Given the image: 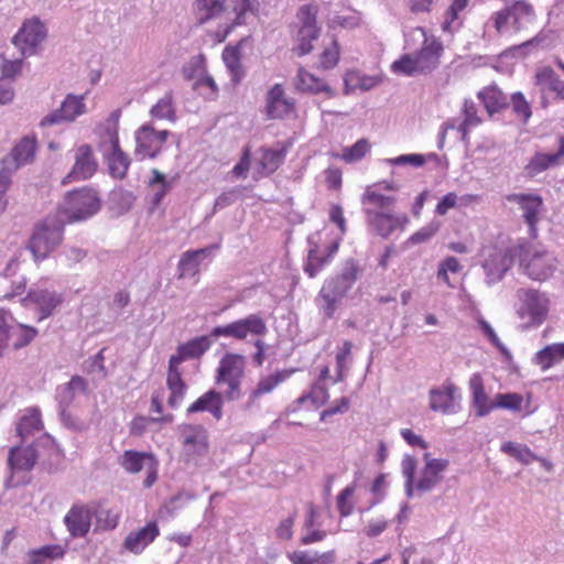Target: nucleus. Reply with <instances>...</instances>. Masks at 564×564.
<instances>
[{"label": "nucleus", "instance_id": "20", "mask_svg": "<svg viewBox=\"0 0 564 564\" xmlns=\"http://www.w3.org/2000/svg\"><path fill=\"white\" fill-rule=\"evenodd\" d=\"M64 522L73 538H83L90 529V510L85 506H73L65 516Z\"/></svg>", "mask_w": 564, "mask_h": 564}, {"label": "nucleus", "instance_id": "11", "mask_svg": "<svg viewBox=\"0 0 564 564\" xmlns=\"http://www.w3.org/2000/svg\"><path fill=\"white\" fill-rule=\"evenodd\" d=\"M533 15L534 10L532 6L524 0H518L507 7L503 11L497 13L495 26L498 31H501L502 26L511 20L514 30L520 31L532 21Z\"/></svg>", "mask_w": 564, "mask_h": 564}, {"label": "nucleus", "instance_id": "32", "mask_svg": "<svg viewBox=\"0 0 564 564\" xmlns=\"http://www.w3.org/2000/svg\"><path fill=\"white\" fill-rule=\"evenodd\" d=\"M35 154V141L28 137L23 138L6 156L11 170H18L21 165L31 162Z\"/></svg>", "mask_w": 564, "mask_h": 564}, {"label": "nucleus", "instance_id": "23", "mask_svg": "<svg viewBox=\"0 0 564 564\" xmlns=\"http://www.w3.org/2000/svg\"><path fill=\"white\" fill-rule=\"evenodd\" d=\"M159 535V528L155 522H150L142 529L131 532L124 539V547L132 553H141Z\"/></svg>", "mask_w": 564, "mask_h": 564}, {"label": "nucleus", "instance_id": "19", "mask_svg": "<svg viewBox=\"0 0 564 564\" xmlns=\"http://www.w3.org/2000/svg\"><path fill=\"white\" fill-rule=\"evenodd\" d=\"M547 303L549 301L545 295L539 291H524L523 310H525L527 314L530 316L528 326H539L545 321L549 312Z\"/></svg>", "mask_w": 564, "mask_h": 564}, {"label": "nucleus", "instance_id": "35", "mask_svg": "<svg viewBox=\"0 0 564 564\" xmlns=\"http://www.w3.org/2000/svg\"><path fill=\"white\" fill-rule=\"evenodd\" d=\"M147 462L151 463V467H153L154 456L151 453L137 452V451H126L121 456L120 464L124 468L126 471L130 474H137L143 469Z\"/></svg>", "mask_w": 564, "mask_h": 564}, {"label": "nucleus", "instance_id": "17", "mask_svg": "<svg viewBox=\"0 0 564 564\" xmlns=\"http://www.w3.org/2000/svg\"><path fill=\"white\" fill-rule=\"evenodd\" d=\"M471 392V406L477 417H484L496 409L495 400H491L485 391L484 380L479 373H474L469 379Z\"/></svg>", "mask_w": 564, "mask_h": 564}, {"label": "nucleus", "instance_id": "14", "mask_svg": "<svg viewBox=\"0 0 564 564\" xmlns=\"http://www.w3.org/2000/svg\"><path fill=\"white\" fill-rule=\"evenodd\" d=\"M98 169V162L94 156L93 149L88 144H82L75 154V164L70 172L64 177L63 184L72 180L80 181L90 178Z\"/></svg>", "mask_w": 564, "mask_h": 564}, {"label": "nucleus", "instance_id": "36", "mask_svg": "<svg viewBox=\"0 0 564 564\" xmlns=\"http://www.w3.org/2000/svg\"><path fill=\"white\" fill-rule=\"evenodd\" d=\"M564 359V343L552 344L535 354L534 361L543 370Z\"/></svg>", "mask_w": 564, "mask_h": 564}, {"label": "nucleus", "instance_id": "38", "mask_svg": "<svg viewBox=\"0 0 564 564\" xmlns=\"http://www.w3.org/2000/svg\"><path fill=\"white\" fill-rule=\"evenodd\" d=\"M289 377L288 371H278L268 377L261 378L257 388L251 392L247 408H250L253 401L262 394L270 393L273 389Z\"/></svg>", "mask_w": 564, "mask_h": 564}, {"label": "nucleus", "instance_id": "25", "mask_svg": "<svg viewBox=\"0 0 564 564\" xmlns=\"http://www.w3.org/2000/svg\"><path fill=\"white\" fill-rule=\"evenodd\" d=\"M24 301L33 302L40 310V321L53 314L54 310L62 303V297L55 292L47 290H32Z\"/></svg>", "mask_w": 564, "mask_h": 564}, {"label": "nucleus", "instance_id": "59", "mask_svg": "<svg viewBox=\"0 0 564 564\" xmlns=\"http://www.w3.org/2000/svg\"><path fill=\"white\" fill-rule=\"evenodd\" d=\"M23 61L21 58L14 61H4L1 66L3 78H14L22 70Z\"/></svg>", "mask_w": 564, "mask_h": 564}, {"label": "nucleus", "instance_id": "31", "mask_svg": "<svg viewBox=\"0 0 564 564\" xmlns=\"http://www.w3.org/2000/svg\"><path fill=\"white\" fill-rule=\"evenodd\" d=\"M295 87L297 90L311 94L326 93L333 97L335 91L322 79L317 78L313 74L306 72L303 67L299 68L297 76L295 78Z\"/></svg>", "mask_w": 564, "mask_h": 564}, {"label": "nucleus", "instance_id": "60", "mask_svg": "<svg viewBox=\"0 0 564 564\" xmlns=\"http://www.w3.org/2000/svg\"><path fill=\"white\" fill-rule=\"evenodd\" d=\"M240 193L241 192H240V189L238 187L231 188V189H229L227 192L221 193L216 198L214 208L215 209L224 208L226 206H229V205L234 204L235 200L239 197Z\"/></svg>", "mask_w": 564, "mask_h": 564}, {"label": "nucleus", "instance_id": "6", "mask_svg": "<svg viewBox=\"0 0 564 564\" xmlns=\"http://www.w3.org/2000/svg\"><path fill=\"white\" fill-rule=\"evenodd\" d=\"M40 448H46L57 458L62 457V451L57 447L54 438L45 434L39 442L26 447L17 445L10 448L8 455V465L11 470H31L41 456Z\"/></svg>", "mask_w": 564, "mask_h": 564}, {"label": "nucleus", "instance_id": "18", "mask_svg": "<svg viewBox=\"0 0 564 564\" xmlns=\"http://www.w3.org/2000/svg\"><path fill=\"white\" fill-rule=\"evenodd\" d=\"M447 466V459H429L421 471L415 489L421 494L431 491L442 481V474Z\"/></svg>", "mask_w": 564, "mask_h": 564}, {"label": "nucleus", "instance_id": "57", "mask_svg": "<svg viewBox=\"0 0 564 564\" xmlns=\"http://www.w3.org/2000/svg\"><path fill=\"white\" fill-rule=\"evenodd\" d=\"M8 318H11L9 311L0 308V357L9 341V326Z\"/></svg>", "mask_w": 564, "mask_h": 564}, {"label": "nucleus", "instance_id": "50", "mask_svg": "<svg viewBox=\"0 0 564 564\" xmlns=\"http://www.w3.org/2000/svg\"><path fill=\"white\" fill-rule=\"evenodd\" d=\"M511 105L513 112L522 119L523 123H527L532 115V111L531 106L525 100L523 94L520 91L512 94Z\"/></svg>", "mask_w": 564, "mask_h": 564}, {"label": "nucleus", "instance_id": "10", "mask_svg": "<svg viewBox=\"0 0 564 564\" xmlns=\"http://www.w3.org/2000/svg\"><path fill=\"white\" fill-rule=\"evenodd\" d=\"M85 111L86 105L84 104V96L68 94L61 107L45 116L41 120L40 126L48 127L63 122H72Z\"/></svg>", "mask_w": 564, "mask_h": 564}, {"label": "nucleus", "instance_id": "37", "mask_svg": "<svg viewBox=\"0 0 564 564\" xmlns=\"http://www.w3.org/2000/svg\"><path fill=\"white\" fill-rule=\"evenodd\" d=\"M214 247L203 248L198 250L186 251L178 263V270L181 271V276L186 274L193 275L196 273L197 268L200 263V260L207 256Z\"/></svg>", "mask_w": 564, "mask_h": 564}, {"label": "nucleus", "instance_id": "53", "mask_svg": "<svg viewBox=\"0 0 564 564\" xmlns=\"http://www.w3.org/2000/svg\"><path fill=\"white\" fill-rule=\"evenodd\" d=\"M328 262V257H318L315 249H311L304 271L310 278H314L317 272Z\"/></svg>", "mask_w": 564, "mask_h": 564}, {"label": "nucleus", "instance_id": "62", "mask_svg": "<svg viewBox=\"0 0 564 564\" xmlns=\"http://www.w3.org/2000/svg\"><path fill=\"white\" fill-rule=\"evenodd\" d=\"M75 393L66 384L62 386L57 390L56 399L58 401L59 409H68L75 399Z\"/></svg>", "mask_w": 564, "mask_h": 564}, {"label": "nucleus", "instance_id": "8", "mask_svg": "<svg viewBox=\"0 0 564 564\" xmlns=\"http://www.w3.org/2000/svg\"><path fill=\"white\" fill-rule=\"evenodd\" d=\"M47 35L45 25L37 18L23 22L19 32L13 36L12 43L20 51L21 55L32 56L39 52L40 44Z\"/></svg>", "mask_w": 564, "mask_h": 564}, {"label": "nucleus", "instance_id": "54", "mask_svg": "<svg viewBox=\"0 0 564 564\" xmlns=\"http://www.w3.org/2000/svg\"><path fill=\"white\" fill-rule=\"evenodd\" d=\"M339 59L337 43L334 41L332 47H326L321 55L319 64L323 69L335 67Z\"/></svg>", "mask_w": 564, "mask_h": 564}, {"label": "nucleus", "instance_id": "34", "mask_svg": "<svg viewBox=\"0 0 564 564\" xmlns=\"http://www.w3.org/2000/svg\"><path fill=\"white\" fill-rule=\"evenodd\" d=\"M478 98L484 104L487 112L492 116L500 109L508 107L507 97L495 86L484 88L478 93Z\"/></svg>", "mask_w": 564, "mask_h": 564}, {"label": "nucleus", "instance_id": "16", "mask_svg": "<svg viewBox=\"0 0 564 564\" xmlns=\"http://www.w3.org/2000/svg\"><path fill=\"white\" fill-rule=\"evenodd\" d=\"M265 111L270 119H282L294 111V100L285 97L281 84H275L268 91Z\"/></svg>", "mask_w": 564, "mask_h": 564}, {"label": "nucleus", "instance_id": "61", "mask_svg": "<svg viewBox=\"0 0 564 564\" xmlns=\"http://www.w3.org/2000/svg\"><path fill=\"white\" fill-rule=\"evenodd\" d=\"M329 219L332 223L336 224L341 234H345L347 230L346 219L344 217L343 207L338 204H333L329 210Z\"/></svg>", "mask_w": 564, "mask_h": 564}, {"label": "nucleus", "instance_id": "64", "mask_svg": "<svg viewBox=\"0 0 564 564\" xmlns=\"http://www.w3.org/2000/svg\"><path fill=\"white\" fill-rule=\"evenodd\" d=\"M59 417L63 425L73 431H83L85 429L83 422L74 417L67 409H59Z\"/></svg>", "mask_w": 564, "mask_h": 564}, {"label": "nucleus", "instance_id": "46", "mask_svg": "<svg viewBox=\"0 0 564 564\" xmlns=\"http://www.w3.org/2000/svg\"><path fill=\"white\" fill-rule=\"evenodd\" d=\"M440 221L433 220L425 227L414 232L405 242V247L419 245L429 241L440 229Z\"/></svg>", "mask_w": 564, "mask_h": 564}, {"label": "nucleus", "instance_id": "63", "mask_svg": "<svg viewBox=\"0 0 564 564\" xmlns=\"http://www.w3.org/2000/svg\"><path fill=\"white\" fill-rule=\"evenodd\" d=\"M85 370L88 373L93 372H104L105 366H104V349H101L99 352H97L94 357L87 359L85 361Z\"/></svg>", "mask_w": 564, "mask_h": 564}, {"label": "nucleus", "instance_id": "56", "mask_svg": "<svg viewBox=\"0 0 564 564\" xmlns=\"http://www.w3.org/2000/svg\"><path fill=\"white\" fill-rule=\"evenodd\" d=\"M388 162L392 165L411 164L419 167L426 162V159L423 154H403L393 159H389Z\"/></svg>", "mask_w": 564, "mask_h": 564}, {"label": "nucleus", "instance_id": "9", "mask_svg": "<svg viewBox=\"0 0 564 564\" xmlns=\"http://www.w3.org/2000/svg\"><path fill=\"white\" fill-rule=\"evenodd\" d=\"M315 13L314 8L311 6H303L299 10L297 18L302 25L296 35L299 45L293 48L299 56L311 53L313 50L312 41H316L319 36Z\"/></svg>", "mask_w": 564, "mask_h": 564}, {"label": "nucleus", "instance_id": "58", "mask_svg": "<svg viewBox=\"0 0 564 564\" xmlns=\"http://www.w3.org/2000/svg\"><path fill=\"white\" fill-rule=\"evenodd\" d=\"M354 487H346L337 497V507L341 517H347L351 513L352 507L348 505L347 500L354 494Z\"/></svg>", "mask_w": 564, "mask_h": 564}, {"label": "nucleus", "instance_id": "30", "mask_svg": "<svg viewBox=\"0 0 564 564\" xmlns=\"http://www.w3.org/2000/svg\"><path fill=\"white\" fill-rule=\"evenodd\" d=\"M166 384L169 390L171 391V395L167 400V403L171 408H177L182 399L184 398L186 384L182 379L181 372L178 370V365L173 364L171 360H169Z\"/></svg>", "mask_w": 564, "mask_h": 564}, {"label": "nucleus", "instance_id": "26", "mask_svg": "<svg viewBox=\"0 0 564 564\" xmlns=\"http://www.w3.org/2000/svg\"><path fill=\"white\" fill-rule=\"evenodd\" d=\"M223 404L221 393L209 390L188 406L187 413L208 411L216 420H220L223 417Z\"/></svg>", "mask_w": 564, "mask_h": 564}, {"label": "nucleus", "instance_id": "44", "mask_svg": "<svg viewBox=\"0 0 564 564\" xmlns=\"http://www.w3.org/2000/svg\"><path fill=\"white\" fill-rule=\"evenodd\" d=\"M463 112H464L465 118H464L463 122L460 123L458 130L462 132L463 140H465L467 137V133H468V129L470 127H475V126L479 124L481 120L477 116L476 104L471 100H468V99L465 100Z\"/></svg>", "mask_w": 564, "mask_h": 564}, {"label": "nucleus", "instance_id": "27", "mask_svg": "<svg viewBox=\"0 0 564 564\" xmlns=\"http://www.w3.org/2000/svg\"><path fill=\"white\" fill-rule=\"evenodd\" d=\"M137 154L143 156L155 158L161 148L158 144L156 130L150 124H143L135 133Z\"/></svg>", "mask_w": 564, "mask_h": 564}, {"label": "nucleus", "instance_id": "15", "mask_svg": "<svg viewBox=\"0 0 564 564\" xmlns=\"http://www.w3.org/2000/svg\"><path fill=\"white\" fill-rule=\"evenodd\" d=\"M512 264L513 256L509 251H495L488 254V257L482 262L487 285H492L502 280Z\"/></svg>", "mask_w": 564, "mask_h": 564}, {"label": "nucleus", "instance_id": "40", "mask_svg": "<svg viewBox=\"0 0 564 564\" xmlns=\"http://www.w3.org/2000/svg\"><path fill=\"white\" fill-rule=\"evenodd\" d=\"M64 555V550L61 545L52 544L45 545L28 553L29 564H45L46 561L59 558Z\"/></svg>", "mask_w": 564, "mask_h": 564}, {"label": "nucleus", "instance_id": "29", "mask_svg": "<svg viewBox=\"0 0 564 564\" xmlns=\"http://www.w3.org/2000/svg\"><path fill=\"white\" fill-rule=\"evenodd\" d=\"M197 21L204 24L212 19L218 18L228 9L232 10V2L228 0H196Z\"/></svg>", "mask_w": 564, "mask_h": 564}, {"label": "nucleus", "instance_id": "13", "mask_svg": "<svg viewBox=\"0 0 564 564\" xmlns=\"http://www.w3.org/2000/svg\"><path fill=\"white\" fill-rule=\"evenodd\" d=\"M556 259L549 252H534L528 260L521 259L520 265L524 273L532 280L545 281L552 276L556 265Z\"/></svg>", "mask_w": 564, "mask_h": 564}, {"label": "nucleus", "instance_id": "5", "mask_svg": "<svg viewBox=\"0 0 564 564\" xmlns=\"http://www.w3.org/2000/svg\"><path fill=\"white\" fill-rule=\"evenodd\" d=\"M99 208L100 200L97 193L90 188H82L69 192L56 214L65 217L66 224L85 220L95 215Z\"/></svg>", "mask_w": 564, "mask_h": 564}, {"label": "nucleus", "instance_id": "3", "mask_svg": "<svg viewBox=\"0 0 564 564\" xmlns=\"http://www.w3.org/2000/svg\"><path fill=\"white\" fill-rule=\"evenodd\" d=\"M361 271L355 259H348L338 274L325 280L315 297V304L325 319H332L335 316Z\"/></svg>", "mask_w": 564, "mask_h": 564}, {"label": "nucleus", "instance_id": "2", "mask_svg": "<svg viewBox=\"0 0 564 564\" xmlns=\"http://www.w3.org/2000/svg\"><path fill=\"white\" fill-rule=\"evenodd\" d=\"M366 224L370 231L387 239L397 229L403 230L410 219L406 214H394L397 198L383 195L368 186L360 198Z\"/></svg>", "mask_w": 564, "mask_h": 564}, {"label": "nucleus", "instance_id": "21", "mask_svg": "<svg viewBox=\"0 0 564 564\" xmlns=\"http://www.w3.org/2000/svg\"><path fill=\"white\" fill-rule=\"evenodd\" d=\"M509 200L516 202L523 210L525 223L530 227V232L535 236V224L539 220V214L542 207V198L533 194H513L508 197Z\"/></svg>", "mask_w": 564, "mask_h": 564}, {"label": "nucleus", "instance_id": "7", "mask_svg": "<svg viewBox=\"0 0 564 564\" xmlns=\"http://www.w3.org/2000/svg\"><path fill=\"white\" fill-rule=\"evenodd\" d=\"M245 357L238 354H226L217 369V383H227L226 398L229 401L238 400L241 395L240 383L245 371Z\"/></svg>", "mask_w": 564, "mask_h": 564}, {"label": "nucleus", "instance_id": "4", "mask_svg": "<svg viewBox=\"0 0 564 564\" xmlns=\"http://www.w3.org/2000/svg\"><path fill=\"white\" fill-rule=\"evenodd\" d=\"M65 217L54 214L46 216L34 227L28 248L34 260H44L63 240Z\"/></svg>", "mask_w": 564, "mask_h": 564}, {"label": "nucleus", "instance_id": "55", "mask_svg": "<svg viewBox=\"0 0 564 564\" xmlns=\"http://www.w3.org/2000/svg\"><path fill=\"white\" fill-rule=\"evenodd\" d=\"M20 335L17 341L13 343L14 349H20L28 346L37 335V329L24 324H20Z\"/></svg>", "mask_w": 564, "mask_h": 564}, {"label": "nucleus", "instance_id": "22", "mask_svg": "<svg viewBox=\"0 0 564 564\" xmlns=\"http://www.w3.org/2000/svg\"><path fill=\"white\" fill-rule=\"evenodd\" d=\"M456 390L453 383H448L442 388H432L429 393L430 409L444 414L455 413L457 411V405L454 401Z\"/></svg>", "mask_w": 564, "mask_h": 564}, {"label": "nucleus", "instance_id": "47", "mask_svg": "<svg viewBox=\"0 0 564 564\" xmlns=\"http://www.w3.org/2000/svg\"><path fill=\"white\" fill-rule=\"evenodd\" d=\"M150 113L153 118L169 119L170 121L176 120L175 111L172 105V98L169 96H165L164 98L160 99L151 108Z\"/></svg>", "mask_w": 564, "mask_h": 564}, {"label": "nucleus", "instance_id": "49", "mask_svg": "<svg viewBox=\"0 0 564 564\" xmlns=\"http://www.w3.org/2000/svg\"><path fill=\"white\" fill-rule=\"evenodd\" d=\"M369 149L370 144L368 140L360 139L354 145L344 149L343 159L348 163L358 161L366 155Z\"/></svg>", "mask_w": 564, "mask_h": 564}, {"label": "nucleus", "instance_id": "12", "mask_svg": "<svg viewBox=\"0 0 564 564\" xmlns=\"http://www.w3.org/2000/svg\"><path fill=\"white\" fill-rule=\"evenodd\" d=\"M185 455L191 458L208 452V433L200 424H185L180 427Z\"/></svg>", "mask_w": 564, "mask_h": 564}, {"label": "nucleus", "instance_id": "28", "mask_svg": "<svg viewBox=\"0 0 564 564\" xmlns=\"http://www.w3.org/2000/svg\"><path fill=\"white\" fill-rule=\"evenodd\" d=\"M111 152L107 156L109 172L113 177L123 178L127 175L130 159L120 149L118 135L111 137Z\"/></svg>", "mask_w": 564, "mask_h": 564}, {"label": "nucleus", "instance_id": "51", "mask_svg": "<svg viewBox=\"0 0 564 564\" xmlns=\"http://www.w3.org/2000/svg\"><path fill=\"white\" fill-rule=\"evenodd\" d=\"M152 174H153V177L151 178L150 181V185L151 186H154V185H160V189L156 191L154 194H153V197H152V204L153 206H159L162 202V199L164 198L165 194L167 193L169 188H170V183L166 181V177L163 173H161L159 170H153L152 171Z\"/></svg>", "mask_w": 564, "mask_h": 564}, {"label": "nucleus", "instance_id": "39", "mask_svg": "<svg viewBox=\"0 0 564 564\" xmlns=\"http://www.w3.org/2000/svg\"><path fill=\"white\" fill-rule=\"evenodd\" d=\"M42 427L43 424L39 410L31 409L28 414L20 419L17 425V434L21 437V443H23L30 434L34 431H40Z\"/></svg>", "mask_w": 564, "mask_h": 564}, {"label": "nucleus", "instance_id": "1", "mask_svg": "<svg viewBox=\"0 0 564 564\" xmlns=\"http://www.w3.org/2000/svg\"><path fill=\"white\" fill-rule=\"evenodd\" d=\"M268 332L264 319L258 314H250L223 326L214 327L208 335L195 337L176 348V354L170 360L182 364L187 359H199L213 345L214 338L225 336L243 340L248 335L264 336Z\"/></svg>", "mask_w": 564, "mask_h": 564}, {"label": "nucleus", "instance_id": "43", "mask_svg": "<svg viewBox=\"0 0 564 564\" xmlns=\"http://www.w3.org/2000/svg\"><path fill=\"white\" fill-rule=\"evenodd\" d=\"M206 73V58L203 54L195 55L182 67V75L185 80L199 78Z\"/></svg>", "mask_w": 564, "mask_h": 564}, {"label": "nucleus", "instance_id": "52", "mask_svg": "<svg viewBox=\"0 0 564 564\" xmlns=\"http://www.w3.org/2000/svg\"><path fill=\"white\" fill-rule=\"evenodd\" d=\"M392 70L408 76L420 74L419 69H416L415 58L410 54H404L401 58L393 62Z\"/></svg>", "mask_w": 564, "mask_h": 564}, {"label": "nucleus", "instance_id": "24", "mask_svg": "<svg viewBox=\"0 0 564 564\" xmlns=\"http://www.w3.org/2000/svg\"><path fill=\"white\" fill-rule=\"evenodd\" d=\"M443 51L441 42L433 41L424 45L420 52L414 55L416 69L420 74H427L434 70L440 63V57Z\"/></svg>", "mask_w": 564, "mask_h": 564}, {"label": "nucleus", "instance_id": "42", "mask_svg": "<svg viewBox=\"0 0 564 564\" xmlns=\"http://www.w3.org/2000/svg\"><path fill=\"white\" fill-rule=\"evenodd\" d=\"M501 451L525 465L539 459L538 456L532 453L529 447L516 444L513 442L503 443L501 445Z\"/></svg>", "mask_w": 564, "mask_h": 564}, {"label": "nucleus", "instance_id": "45", "mask_svg": "<svg viewBox=\"0 0 564 564\" xmlns=\"http://www.w3.org/2000/svg\"><path fill=\"white\" fill-rule=\"evenodd\" d=\"M284 156L285 151L283 149H262V156L260 159V163L267 172L273 173L282 164Z\"/></svg>", "mask_w": 564, "mask_h": 564}, {"label": "nucleus", "instance_id": "33", "mask_svg": "<svg viewBox=\"0 0 564 564\" xmlns=\"http://www.w3.org/2000/svg\"><path fill=\"white\" fill-rule=\"evenodd\" d=\"M564 155V139H560V149L555 153H536L525 166V170L530 176H534L550 166L556 164L558 159Z\"/></svg>", "mask_w": 564, "mask_h": 564}, {"label": "nucleus", "instance_id": "41", "mask_svg": "<svg viewBox=\"0 0 564 564\" xmlns=\"http://www.w3.org/2000/svg\"><path fill=\"white\" fill-rule=\"evenodd\" d=\"M223 59L232 75V80L239 83L243 76L240 63V48L239 46L226 47L223 52Z\"/></svg>", "mask_w": 564, "mask_h": 564}, {"label": "nucleus", "instance_id": "48", "mask_svg": "<svg viewBox=\"0 0 564 564\" xmlns=\"http://www.w3.org/2000/svg\"><path fill=\"white\" fill-rule=\"evenodd\" d=\"M522 397L514 392L498 393L495 398L496 409H507L511 411H520L522 404Z\"/></svg>", "mask_w": 564, "mask_h": 564}]
</instances>
